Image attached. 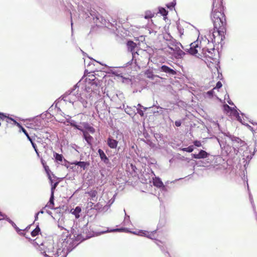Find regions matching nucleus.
<instances>
[{"instance_id": "f257e3e1", "label": "nucleus", "mask_w": 257, "mask_h": 257, "mask_svg": "<svg viewBox=\"0 0 257 257\" xmlns=\"http://www.w3.org/2000/svg\"><path fill=\"white\" fill-rule=\"evenodd\" d=\"M214 1L212 4L211 19L214 25V29L218 30V34L224 33L226 26V19L223 12V8L219 5L218 8L215 6Z\"/></svg>"}, {"instance_id": "f03ea898", "label": "nucleus", "mask_w": 257, "mask_h": 257, "mask_svg": "<svg viewBox=\"0 0 257 257\" xmlns=\"http://www.w3.org/2000/svg\"><path fill=\"white\" fill-rule=\"evenodd\" d=\"M77 84L74 85V88L70 91L67 92L62 97V99L66 102L73 103L76 101H81L82 97L78 92Z\"/></svg>"}, {"instance_id": "7ed1b4c3", "label": "nucleus", "mask_w": 257, "mask_h": 257, "mask_svg": "<svg viewBox=\"0 0 257 257\" xmlns=\"http://www.w3.org/2000/svg\"><path fill=\"white\" fill-rule=\"evenodd\" d=\"M39 250L45 257H54L57 253V249H55L53 243L51 242L41 243Z\"/></svg>"}, {"instance_id": "20e7f679", "label": "nucleus", "mask_w": 257, "mask_h": 257, "mask_svg": "<svg viewBox=\"0 0 257 257\" xmlns=\"http://www.w3.org/2000/svg\"><path fill=\"white\" fill-rule=\"evenodd\" d=\"M226 136L227 139L229 141H230V143L231 144L232 147L234 149V152L236 155H238V153H241L240 152H242V150L244 149V148H246V143L239 138L231 135Z\"/></svg>"}, {"instance_id": "39448f33", "label": "nucleus", "mask_w": 257, "mask_h": 257, "mask_svg": "<svg viewBox=\"0 0 257 257\" xmlns=\"http://www.w3.org/2000/svg\"><path fill=\"white\" fill-rule=\"evenodd\" d=\"M226 136L227 139L229 141H230V143L231 144L232 147L234 149V152L236 155H238V153H241L240 152H242V150L244 149V148H246V143L239 138L231 135Z\"/></svg>"}, {"instance_id": "423d86ee", "label": "nucleus", "mask_w": 257, "mask_h": 257, "mask_svg": "<svg viewBox=\"0 0 257 257\" xmlns=\"http://www.w3.org/2000/svg\"><path fill=\"white\" fill-rule=\"evenodd\" d=\"M218 30L214 29L212 33H210L209 35V39H207L208 44L211 42L213 45L214 44L219 43L220 41L223 40L222 37L224 33L218 34Z\"/></svg>"}, {"instance_id": "0eeeda50", "label": "nucleus", "mask_w": 257, "mask_h": 257, "mask_svg": "<svg viewBox=\"0 0 257 257\" xmlns=\"http://www.w3.org/2000/svg\"><path fill=\"white\" fill-rule=\"evenodd\" d=\"M90 86L86 87V90L87 92L92 91L96 94H99L100 86L98 85V81L95 78L91 79V81L89 82Z\"/></svg>"}, {"instance_id": "6e6552de", "label": "nucleus", "mask_w": 257, "mask_h": 257, "mask_svg": "<svg viewBox=\"0 0 257 257\" xmlns=\"http://www.w3.org/2000/svg\"><path fill=\"white\" fill-rule=\"evenodd\" d=\"M240 154L242 155V159L244 160V166L245 167L248 164L249 161L252 159L253 154L251 153V151L249 149L248 146L246 148H244V149L240 152Z\"/></svg>"}, {"instance_id": "1a4fd4ad", "label": "nucleus", "mask_w": 257, "mask_h": 257, "mask_svg": "<svg viewBox=\"0 0 257 257\" xmlns=\"http://www.w3.org/2000/svg\"><path fill=\"white\" fill-rule=\"evenodd\" d=\"M113 203V201L110 204H106L105 202L100 201L96 205H94L93 208L101 212H105L108 210L110 208L111 204Z\"/></svg>"}, {"instance_id": "9d476101", "label": "nucleus", "mask_w": 257, "mask_h": 257, "mask_svg": "<svg viewBox=\"0 0 257 257\" xmlns=\"http://www.w3.org/2000/svg\"><path fill=\"white\" fill-rule=\"evenodd\" d=\"M95 109L99 113H104V111L107 108V106L105 104V101L102 99H100L96 102Z\"/></svg>"}, {"instance_id": "9b49d317", "label": "nucleus", "mask_w": 257, "mask_h": 257, "mask_svg": "<svg viewBox=\"0 0 257 257\" xmlns=\"http://www.w3.org/2000/svg\"><path fill=\"white\" fill-rule=\"evenodd\" d=\"M229 135L230 134L229 133L223 134L224 138L220 137L219 138H217V141L221 149H225L226 146H229L230 145V141H229L227 139L226 136H229Z\"/></svg>"}, {"instance_id": "f8f14e48", "label": "nucleus", "mask_w": 257, "mask_h": 257, "mask_svg": "<svg viewBox=\"0 0 257 257\" xmlns=\"http://www.w3.org/2000/svg\"><path fill=\"white\" fill-rule=\"evenodd\" d=\"M199 42L197 40L191 43L190 45V48L188 49V52L192 55H195L197 53L199 49L201 47L199 46Z\"/></svg>"}, {"instance_id": "ddd939ff", "label": "nucleus", "mask_w": 257, "mask_h": 257, "mask_svg": "<svg viewBox=\"0 0 257 257\" xmlns=\"http://www.w3.org/2000/svg\"><path fill=\"white\" fill-rule=\"evenodd\" d=\"M153 185L158 188H160L162 191H166L167 189L160 178L155 177L153 178Z\"/></svg>"}, {"instance_id": "4468645a", "label": "nucleus", "mask_w": 257, "mask_h": 257, "mask_svg": "<svg viewBox=\"0 0 257 257\" xmlns=\"http://www.w3.org/2000/svg\"><path fill=\"white\" fill-rule=\"evenodd\" d=\"M170 38V39H167L168 42H167V46L168 48L173 51V48L174 49V47H178L179 46H181L183 48L182 45L179 42H177L175 39L171 38L170 36H169Z\"/></svg>"}, {"instance_id": "2eb2a0df", "label": "nucleus", "mask_w": 257, "mask_h": 257, "mask_svg": "<svg viewBox=\"0 0 257 257\" xmlns=\"http://www.w3.org/2000/svg\"><path fill=\"white\" fill-rule=\"evenodd\" d=\"M159 70L160 72L166 73L169 75H175L177 73L175 70L165 65L161 66L159 68Z\"/></svg>"}, {"instance_id": "dca6fc26", "label": "nucleus", "mask_w": 257, "mask_h": 257, "mask_svg": "<svg viewBox=\"0 0 257 257\" xmlns=\"http://www.w3.org/2000/svg\"><path fill=\"white\" fill-rule=\"evenodd\" d=\"M180 47L173 48V55L177 59H181L185 54V52L180 49Z\"/></svg>"}, {"instance_id": "f3484780", "label": "nucleus", "mask_w": 257, "mask_h": 257, "mask_svg": "<svg viewBox=\"0 0 257 257\" xmlns=\"http://www.w3.org/2000/svg\"><path fill=\"white\" fill-rule=\"evenodd\" d=\"M192 157L196 159H204L209 156V154L204 150H201L197 154H192Z\"/></svg>"}, {"instance_id": "a211bd4d", "label": "nucleus", "mask_w": 257, "mask_h": 257, "mask_svg": "<svg viewBox=\"0 0 257 257\" xmlns=\"http://www.w3.org/2000/svg\"><path fill=\"white\" fill-rule=\"evenodd\" d=\"M123 107L124 108L125 112L130 116H134L136 114V106H134L131 107L126 106V107H125L124 104H123Z\"/></svg>"}, {"instance_id": "6ab92c4d", "label": "nucleus", "mask_w": 257, "mask_h": 257, "mask_svg": "<svg viewBox=\"0 0 257 257\" xmlns=\"http://www.w3.org/2000/svg\"><path fill=\"white\" fill-rule=\"evenodd\" d=\"M98 153L99 155L101 160L103 161L105 164H107L109 163V159L106 156L103 151L100 149H99L98 150Z\"/></svg>"}, {"instance_id": "aec40b11", "label": "nucleus", "mask_w": 257, "mask_h": 257, "mask_svg": "<svg viewBox=\"0 0 257 257\" xmlns=\"http://www.w3.org/2000/svg\"><path fill=\"white\" fill-rule=\"evenodd\" d=\"M54 157L55 158V161L59 163L63 164V162H66L67 161L64 158L62 154H59L57 153H54Z\"/></svg>"}, {"instance_id": "412c9836", "label": "nucleus", "mask_w": 257, "mask_h": 257, "mask_svg": "<svg viewBox=\"0 0 257 257\" xmlns=\"http://www.w3.org/2000/svg\"><path fill=\"white\" fill-rule=\"evenodd\" d=\"M75 166H78L81 168L85 170L87 167L89 165V163L88 162H82V161H75L72 163Z\"/></svg>"}, {"instance_id": "4be33fe9", "label": "nucleus", "mask_w": 257, "mask_h": 257, "mask_svg": "<svg viewBox=\"0 0 257 257\" xmlns=\"http://www.w3.org/2000/svg\"><path fill=\"white\" fill-rule=\"evenodd\" d=\"M107 143L108 146L110 148L114 149V148H116V147L117 146L118 142L115 140H114L112 138L109 137L108 138V139L107 140Z\"/></svg>"}, {"instance_id": "5701e85b", "label": "nucleus", "mask_w": 257, "mask_h": 257, "mask_svg": "<svg viewBox=\"0 0 257 257\" xmlns=\"http://www.w3.org/2000/svg\"><path fill=\"white\" fill-rule=\"evenodd\" d=\"M128 50L132 52V55L134 57V52L136 47V44L132 41H128L127 43Z\"/></svg>"}, {"instance_id": "b1692460", "label": "nucleus", "mask_w": 257, "mask_h": 257, "mask_svg": "<svg viewBox=\"0 0 257 257\" xmlns=\"http://www.w3.org/2000/svg\"><path fill=\"white\" fill-rule=\"evenodd\" d=\"M83 137L85 141L87 142V144L89 146H91V142L93 140V138L91 137L88 133L83 131Z\"/></svg>"}, {"instance_id": "393cba45", "label": "nucleus", "mask_w": 257, "mask_h": 257, "mask_svg": "<svg viewBox=\"0 0 257 257\" xmlns=\"http://www.w3.org/2000/svg\"><path fill=\"white\" fill-rule=\"evenodd\" d=\"M81 211V208L80 206H77L73 210H71V213L75 215L76 218H78L80 217L79 213Z\"/></svg>"}, {"instance_id": "a878e982", "label": "nucleus", "mask_w": 257, "mask_h": 257, "mask_svg": "<svg viewBox=\"0 0 257 257\" xmlns=\"http://www.w3.org/2000/svg\"><path fill=\"white\" fill-rule=\"evenodd\" d=\"M3 216H1L0 218L2 219H5L7 221H8L14 228H15L16 229H18V227L16 224L8 217H7L6 215L4 214H2Z\"/></svg>"}, {"instance_id": "bb28decb", "label": "nucleus", "mask_w": 257, "mask_h": 257, "mask_svg": "<svg viewBox=\"0 0 257 257\" xmlns=\"http://www.w3.org/2000/svg\"><path fill=\"white\" fill-rule=\"evenodd\" d=\"M93 201H96L97 192L96 190H91L87 193Z\"/></svg>"}, {"instance_id": "cd10ccee", "label": "nucleus", "mask_w": 257, "mask_h": 257, "mask_svg": "<svg viewBox=\"0 0 257 257\" xmlns=\"http://www.w3.org/2000/svg\"><path fill=\"white\" fill-rule=\"evenodd\" d=\"M67 122L70 123V125L75 127L76 129L83 131L81 127L77 124L76 121L74 120H67Z\"/></svg>"}, {"instance_id": "c85d7f7f", "label": "nucleus", "mask_w": 257, "mask_h": 257, "mask_svg": "<svg viewBox=\"0 0 257 257\" xmlns=\"http://www.w3.org/2000/svg\"><path fill=\"white\" fill-rule=\"evenodd\" d=\"M10 117L7 116L5 113L0 112V120H5L7 123H10V121L7 119V118Z\"/></svg>"}, {"instance_id": "c756f323", "label": "nucleus", "mask_w": 257, "mask_h": 257, "mask_svg": "<svg viewBox=\"0 0 257 257\" xmlns=\"http://www.w3.org/2000/svg\"><path fill=\"white\" fill-rule=\"evenodd\" d=\"M181 150L184 152L191 153L194 150V147H193V146H190L187 148H182Z\"/></svg>"}, {"instance_id": "7c9ffc66", "label": "nucleus", "mask_w": 257, "mask_h": 257, "mask_svg": "<svg viewBox=\"0 0 257 257\" xmlns=\"http://www.w3.org/2000/svg\"><path fill=\"white\" fill-rule=\"evenodd\" d=\"M40 231V229L38 225H37L36 228L31 232V235L32 236H36V235H37L39 234Z\"/></svg>"}, {"instance_id": "2f4dec72", "label": "nucleus", "mask_w": 257, "mask_h": 257, "mask_svg": "<svg viewBox=\"0 0 257 257\" xmlns=\"http://www.w3.org/2000/svg\"><path fill=\"white\" fill-rule=\"evenodd\" d=\"M156 230L152 231V232L148 231V232H147L148 234H147V237L150 238L151 239H155V234L156 233Z\"/></svg>"}, {"instance_id": "473e14b6", "label": "nucleus", "mask_w": 257, "mask_h": 257, "mask_svg": "<svg viewBox=\"0 0 257 257\" xmlns=\"http://www.w3.org/2000/svg\"><path fill=\"white\" fill-rule=\"evenodd\" d=\"M44 168L46 171V173H47V174L48 175V178L49 179L50 181L51 182H52V179L51 176L50 174V170L49 169V167L47 165L46 166H45L44 167Z\"/></svg>"}, {"instance_id": "72a5a7b5", "label": "nucleus", "mask_w": 257, "mask_h": 257, "mask_svg": "<svg viewBox=\"0 0 257 257\" xmlns=\"http://www.w3.org/2000/svg\"><path fill=\"white\" fill-rule=\"evenodd\" d=\"M159 13L163 16H166L168 14V12L163 8H159Z\"/></svg>"}, {"instance_id": "f704fd0d", "label": "nucleus", "mask_w": 257, "mask_h": 257, "mask_svg": "<svg viewBox=\"0 0 257 257\" xmlns=\"http://www.w3.org/2000/svg\"><path fill=\"white\" fill-rule=\"evenodd\" d=\"M147 231L141 230L138 231V235L141 236L147 237Z\"/></svg>"}, {"instance_id": "c9c22d12", "label": "nucleus", "mask_w": 257, "mask_h": 257, "mask_svg": "<svg viewBox=\"0 0 257 257\" xmlns=\"http://www.w3.org/2000/svg\"><path fill=\"white\" fill-rule=\"evenodd\" d=\"M54 197L53 193H51V196H50L49 201L48 202V203H49L50 204L54 205Z\"/></svg>"}, {"instance_id": "e433bc0d", "label": "nucleus", "mask_w": 257, "mask_h": 257, "mask_svg": "<svg viewBox=\"0 0 257 257\" xmlns=\"http://www.w3.org/2000/svg\"><path fill=\"white\" fill-rule=\"evenodd\" d=\"M32 147L34 149L35 151L36 152L37 155L38 157H40L39 153L38 150L37 148L36 144L35 143H32Z\"/></svg>"}, {"instance_id": "4c0bfd02", "label": "nucleus", "mask_w": 257, "mask_h": 257, "mask_svg": "<svg viewBox=\"0 0 257 257\" xmlns=\"http://www.w3.org/2000/svg\"><path fill=\"white\" fill-rule=\"evenodd\" d=\"M193 144L197 147H200L202 146L201 142L198 140L194 141Z\"/></svg>"}, {"instance_id": "58836bf2", "label": "nucleus", "mask_w": 257, "mask_h": 257, "mask_svg": "<svg viewBox=\"0 0 257 257\" xmlns=\"http://www.w3.org/2000/svg\"><path fill=\"white\" fill-rule=\"evenodd\" d=\"M53 207H54V205L50 204L48 202L47 204L45 205V206L44 207H43V209H46V208H48L49 209H53Z\"/></svg>"}, {"instance_id": "ea45409f", "label": "nucleus", "mask_w": 257, "mask_h": 257, "mask_svg": "<svg viewBox=\"0 0 257 257\" xmlns=\"http://www.w3.org/2000/svg\"><path fill=\"white\" fill-rule=\"evenodd\" d=\"M58 182H55L53 185H52L51 193H53L54 194V190L55 189L56 187L58 185Z\"/></svg>"}, {"instance_id": "a19ab883", "label": "nucleus", "mask_w": 257, "mask_h": 257, "mask_svg": "<svg viewBox=\"0 0 257 257\" xmlns=\"http://www.w3.org/2000/svg\"><path fill=\"white\" fill-rule=\"evenodd\" d=\"M214 93V89L207 92L206 94L209 97H212Z\"/></svg>"}, {"instance_id": "79ce46f5", "label": "nucleus", "mask_w": 257, "mask_h": 257, "mask_svg": "<svg viewBox=\"0 0 257 257\" xmlns=\"http://www.w3.org/2000/svg\"><path fill=\"white\" fill-rule=\"evenodd\" d=\"M175 5V3H174V2H172L170 4H167L166 6L168 8L171 9L174 7Z\"/></svg>"}, {"instance_id": "37998d69", "label": "nucleus", "mask_w": 257, "mask_h": 257, "mask_svg": "<svg viewBox=\"0 0 257 257\" xmlns=\"http://www.w3.org/2000/svg\"><path fill=\"white\" fill-rule=\"evenodd\" d=\"M222 86V84L221 83V82L220 81H218L216 84V86L214 88H217V89H219V88H220Z\"/></svg>"}, {"instance_id": "c03bdc74", "label": "nucleus", "mask_w": 257, "mask_h": 257, "mask_svg": "<svg viewBox=\"0 0 257 257\" xmlns=\"http://www.w3.org/2000/svg\"><path fill=\"white\" fill-rule=\"evenodd\" d=\"M7 119L10 121V123L11 122V121H12L14 124H16L18 122L15 119L12 117L8 118Z\"/></svg>"}, {"instance_id": "a18cd8bd", "label": "nucleus", "mask_w": 257, "mask_h": 257, "mask_svg": "<svg viewBox=\"0 0 257 257\" xmlns=\"http://www.w3.org/2000/svg\"><path fill=\"white\" fill-rule=\"evenodd\" d=\"M87 129L88 131L91 132L92 134H93L95 132L94 128L92 126H89Z\"/></svg>"}, {"instance_id": "49530a36", "label": "nucleus", "mask_w": 257, "mask_h": 257, "mask_svg": "<svg viewBox=\"0 0 257 257\" xmlns=\"http://www.w3.org/2000/svg\"><path fill=\"white\" fill-rule=\"evenodd\" d=\"M137 110L138 111V113L141 115L143 116L144 115V112L142 110L140 109V108H137Z\"/></svg>"}, {"instance_id": "de8ad7c7", "label": "nucleus", "mask_w": 257, "mask_h": 257, "mask_svg": "<svg viewBox=\"0 0 257 257\" xmlns=\"http://www.w3.org/2000/svg\"><path fill=\"white\" fill-rule=\"evenodd\" d=\"M79 101L82 103V104H83L84 107H86V104L87 103V101L86 100H85L83 98H82V99L81 100V101Z\"/></svg>"}, {"instance_id": "09e8293b", "label": "nucleus", "mask_w": 257, "mask_h": 257, "mask_svg": "<svg viewBox=\"0 0 257 257\" xmlns=\"http://www.w3.org/2000/svg\"><path fill=\"white\" fill-rule=\"evenodd\" d=\"M235 112H236V117H237V120H239L242 123H243V122H242V120L240 118V116L239 115V113L236 110H235Z\"/></svg>"}, {"instance_id": "8fccbe9b", "label": "nucleus", "mask_w": 257, "mask_h": 257, "mask_svg": "<svg viewBox=\"0 0 257 257\" xmlns=\"http://www.w3.org/2000/svg\"><path fill=\"white\" fill-rule=\"evenodd\" d=\"M224 108L225 109V110H232L231 109V107H230L229 105H228L227 104H225L224 105Z\"/></svg>"}, {"instance_id": "3c124183", "label": "nucleus", "mask_w": 257, "mask_h": 257, "mask_svg": "<svg viewBox=\"0 0 257 257\" xmlns=\"http://www.w3.org/2000/svg\"><path fill=\"white\" fill-rule=\"evenodd\" d=\"M175 124L176 126H180L181 125V121L180 120H177L175 121Z\"/></svg>"}, {"instance_id": "603ef678", "label": "nucleus", "mask_w": 257, "mask_h": 257, "mask_svg": "<svg viewBox=\"0 0 257 257\" xmlns=\"http://www.w3.org/2000/svg\"><path fill=\"white\" fill-rule=\"evenodd\" d=\"M21 130L24 133V134L26 135V136H27V135H29V134L28 133V132H27V131L25 130V128L24 127L23 128H22V129Z\"/></svg>"}, {"instance_id": "864d4df0", "label": "nucleus", "mask_w": 257, "mask_h": 257, "mask_svg": "<svg viewBox=\"0 0 257 257\" xmlns=\"http://www.w3.org/2000/svg\"><path fill=\"white\" fill-rule=\"evenodd\" d=\"M46 213L49 214V215H50L53 219H55V218L52 216V213L51 211H49V210H46Z\"/></svg>"}, {"instance_id": "5fc2aeb1", "label": "nucleus", "mask_w": 257, "mask_h": 257, "mask_svg": "<svg viewBox=\"0 0 257 257\" xmlns=\"http://www.w3.org/2000/svg\"><path fill=\"white\" fill-rule=\"evenodd\" d=\"M214 48H211V49H209L208 48H207V51L208 53H210L211 54H212L211 51H214Z\"/></svg>"}, {"instance_id": "6e6d98bb", "label": "nucleus", "mask_w": 257, "mask_h": 257, "mask_svg": "<svg viewBox=\"0 0 257 257\" xmlns=\"http://www.w3.org/2000/svg\"><path fill=\"white\" fill-rule=\"evenodd\" d=\"M41 163L43 166V167H44L45 166H46L47 165H46V162L43 159H41Z\"/></svg>"}, {"instance_id": "4d7b16f0", "label": "nucleus", "mask_w": 257, "mask_h": 257, "mask_svg": "<svg viewBox=\"0 0 257 257\" xmlns=\"http://www.w3.org/2000/svg\"><path fill=\"white\" fill-rule=\"evenodd\" d=\"M153 74L152 73H149L147 74V77L151 79H153Z\"/></svg>"}, {"instance_id": "13d9d810", "label": "nucleus", "mask_w": 257, "mask_h": 257, "mask_svg": "<svg viewBox=\"0 0 257 257\" xmlns=\"http://www.w3.org/2000/svg\"><path fill=\"white\" fill-rule=\"evenodd\" d=\"M127 229L125 228H117L116 229H113L112 231H122V230H126Z\"/></svg>"}, {"instance_id": "bf43d9fd", "label": "nucleus", "mask_w": 257, "mask_h": 257, "mask_svg": "<svg viewBox=\"0 0 257 257\" xmlns=\"http://www.w3.org/2000/svg\"><path fill=\"white\" fill-rule=\"evenodd\" d=\"M15 125L18 126L21 130L23 127V126L18 122Z\"/></svg>"}, {"instance_id": "052dcab7", "label": "nucleus", "mask_w": 257, "mask_h": 257, "mask_svg": "<svg viewBox=\"0 0 257 257\" xmlns=\"http://www.w3.org/2000/svg\"><path fill=\"white\" fill-rule=\"evenodd\" d=\"M250 127V130L253 132V134H256L257 133V127H256V130H253V128L251 127L250 126H249Z\"/></svg>"}, {"instance_id": "680f3d73", "label": "nucleus", "mask_w": 257, "mask_h": 257, "mask_svg": "<svg viewBox=\"0 0 257 257\" xmlns=\"http://www.w3.org/2000/svg\"><path fill=\"white\" fill-rule=\"evenodd\" d=\"M26 137H27L28 139L31 142V144H32V143H34V142H33V140L31 139V138L29 136V135H27Z\"/></svg>"}, {"instance_id": "e2e57ef3", "label": "nucleus", "mask_w": 257, "mask_h": 257, "mask_svg": "<svg viewBox=\"0 0 257 257\" xmlns=\"http://www.w3.org/2000/svg\"><path fill=\"white\" fill-rule=\"evenodd\" d=\"M39 214V213H37L36 214H35V221H36L38 219V215Z\"/></svg>"}, {"instance_id": "0e129e2a", "label": "nucleus", "mask_w": 257, "mask_h": 257, "mask_svg": "<svg viewBox=\"0 0 257 257\" xmlns=\"http://www.w3.org/2000/svg\"><path fill=\"white\" fill-rule=\"evenodd\" d=\"M116 96L119 97L120 98L123 97V95L122 93L116 94Z\"/></svg>"}, {"instance_id": "69168bd1", "label": "nucleus", "mask_w": 257, "mask_h": 257, "mask_svg": "<svg viewBox=\"0 0 257 257\" xmlns=\"http://www.w3.org/2000/svg\"><path fill=\"white\" fill-rule=\"evenodd\" d=\"M88 204H90V207L92 208H93L94 207H93V205H94V203L90 202L89 203H88Z\"/></svg>"}, {"instance_id": "338daca9", "label": "nucleus", "mask_w": 257, "mask_h": 257, "mask_svg": "<svg viewBox=\"0 0 257 257\" xmlns=\"http://www.w3.org/2000/svg\"><path fill=\"white\" fill-rule=\"evenodd\" d=\"M227 102L228 103V104H229L230 105H233V103L232 102L231 100H227Z\"/></svg>"}, {"instance_id": "774afa93", "label": "nucleus", "mask_w": 257, "mask_h": 257, "mask_svg": "<svg viewBox=\"0 0 257 257\" xmlns=\"http://www.w3.org/2000/svg\"><path fill=\"white\" fill-rule=\"evenodd\" d=\"M44 209L43 208H42V210H41L40 211H39L38 213H39V214H43L44 211Z\"/></svg>"}]
</instances>
